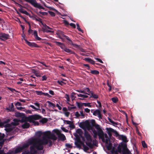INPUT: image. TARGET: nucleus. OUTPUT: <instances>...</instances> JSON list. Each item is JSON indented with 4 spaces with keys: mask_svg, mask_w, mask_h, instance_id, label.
<instances>
[{
    "mask_svg": "<svg viewBox=\"0 0 154 154\" xmlns=\"http://www.w3.org/2000/svg\"><path fill=\"white\" fill-rule=\"evenodd\" d=\"M43 135L42 139L34 138L30 140L29 143L33 145L30 147V152L32 154H36L37 151L35 148L38 150H42L43 149V145L48 144V139H51L54 141L57 140V137L51 131H48L43 133Z\"/></svg>",
    "mask_w": 154,
    "mask_h": 154,
    "instance_id": "1",
    "label": "nucleus"
},
{
    "mask_svg": "<svg viewBox=\"0 0 154 154\" xmlns=\"http://www.w3.org/2000/svg\"><path fill=\"white\" fill-rule=\"evenodd\" d=\"M55 43L66 52L69 53L71 54H73L75 55L76 57H78V55L76 54L71 49L67 48L63 43L58 42H55Z\"/></svg>",
    "mask_w": 154,
    "mask_h": 154,
    "instance_id": "2",
    "label": "nucleus"
},
{
    "mask_svg": "<svg viewBox=\"0 0 154 154\" xmlns=\"http://www.w3.org/2000/svg\"><path fill=\"white\" fill-rule=\"evenodd\" d=\"M30 140H29L26 143L23 144L22 146L18 147L14 150V151H12L14 154H17L21 152L24 149L29 147V145L33 144H30L29 142Z\"/></svg>",
    "mask_w": 154,
    "mask_h": 154,
    "instance_id": "3",
    "label": "nucleus"
},
{
    "mask_svg": "<svg viewBox=\"0 0 154 154\" xmlns=\"http://www.w3.org/2000/svg\"><path fill=\"white\" fill-rule=\"evenodd\" d=\"M26 2L30 4L32 6L35 8H37L39 9H45L43 7L41 6L39 3L37 2L36 0H26Z\"/></svg>",
    "mask_w": 154,
    "mask_h": 154,
    "instance_id": "4",
    "label": "nucleus"
},
{
    "mask_svg": "<svg viewBox=\"0 0 154 154\" xmlns=\"http://www.w3.org/2000/svg\"><path fill=\"white\" fill-rule=\"evenodd\" d=\"M91 125L89 122H88L86 124V127L88 130L93 129L94 126L96 124L95 121L94 119L91 120Z\"/></svg>",
    "mask_w": 154,
    "mask_h": 154,
    "instance_id": "5",
    "label": "nucleus"
},
{
    "mask_svg": "<svg viewBox=\"0 0 154 154\" xmlns=\"http://www.w3.org/2000/svg\"><path fill=\"white\" fill-rule=\"evenodd\" d=\"M42 116L38 114H35L30 115L29 116L28 118V121H32L34 120H38L41 119Z\"/></svg>",
    "mask_w": 154,
    "mask_h": 154,
    "instance_id": "6",
    "label": "nucleus"
},
{
    "mask_svg": "<svg viewBox=\"0 0 154 154\" xmlns=\"http://www.w3.org/2000/svg\"><path fill=\"white\" fill-rule=\"evenodd\" d=\"M121 146L122 147V154H131V152L127 148L126 144L122 143Z\"/></svg>",
    "mask_w": 154,
    "mask_h": 154,
    "instance_id": "7",
    "label": "nucleus"
},
{
    "mask_svg": "<svg viewBox=\"0 0 154 154\" xmlns=\"http://www.w3.org/2000/svg\"><path fill=\"white\" fill-rule=\"evenodd\" d=\"M25 35L24 34L23 35H22V37L23 38L24 40L26 42V43L29 46L31 47H39V46L36 43L34 42H31L28 41L26 38H25Z\"/></svg>",
    "mask_w": 154,
    "mask_h": 154,
    "instance_id": "8",
    "label": "nucleus"
},
{
    "mask_svg": "<svg viewBox=\"0 0 154 154\" xmlns=\"http://www.w3.org/2000/svg\"><path fill=\"white\" fill-rule=\"evenodd\" d=\"M66 38L68 41V44L69 45H72L74 47L77 48L79 47V45L75 43H74L69 38L68 36H66Z\"/></svg>",
    "mask_w": 154,
    "mask_h": 154,
    "instance_id": "9",
    "label": "nucleus"
},
{
    "mask_svg": "<svg viewBox=\"0 0 154 154\" xmlns=\"http://www.w3.org/2000/svg\"><path fill=\"white\" fill-rule=\"evenodd\" d=\"M42 25L44 27H45V29H42V31L43 32H46L48 33V32H53L54 31H53L49 30H46V29H52V28L48 26H47L46 24H44L43 23V24H42Z\"/></svg>",
    "mask_w": 154,
    "mask_h": 154,
    "instance_id": "10",
    "label": "nucleus"
},
{
    "mask_svg": "<svg viewBox=\"0 0 154 154\" xmlns=\"http://www.w3.org/2000/svg\"><path fill=\"white\" fill-rule=\"evenodd\" d=\"M84 136L87 141H92L91 137L87 131H85L84 133Z\"/></svg>",
    "mask_w": 154,
    "mask_h": 154,
    "instance_id": "11",
    "label": "nucleus"
},
{
    "mask_svg": "<svg viewBox=\"0 0 154 154\" xmlns=\"http://www.w3.org/2000/svg\"><path fill=\"white\" fill-rule=\"evenodd\" d=\"M30 17L32 18L33 20H35L39 22L42 24H43L42 19L38 17L36 15L31 16V17Z\"/></svg>",
    "mask_w": 154,
    "mask_h": 154,
    "instance_id": "12",
    "label": "nucleus"
},
{
    "mask_svg": "<svg viewBox=\"0 0 154 154\" xmlns=\"http://www.w3.org/2000/svg\"><path fill=\"white\" fill-rule=\"evenodd\" d=\"M1 38L4 39V41L9 38V37H10V35L9 34L3 32L1 33Z\"/></svg>",
    "mask_w": 154,
    "mask_h": 154,
    "instance_id": "13",
    "label": "nucleus"
},
{
    "mask_svg": "<svg viewBox=\"0 0 154 154\" xmlns=\"http://www.w3.org/2000/svg\"><path fill=\"white\" fill-rule=\"evenodd\" d=\"M14 105L13 103H11V105L9 106L8 107H7L6 109L8 112H13L14 111Z\"/></svg>",
    "mask_w": 154,
    "mask_h": 154,
    "instance_id": "14",
    "label": "nucleus"
},
{
    "mask_svg": "<svg viewBox=\"0 0 154 154\" xmlns=\"http://www.w3.org/2000/svg\"><path fill=\"white\" fill-rule=\"evenodd\" d=\"M13 122H11V124L12 126H17L19 125L20 120L16 119H14L13 120Z\"/></svg>",
    "mask_w": 154,
    "mask_h": 154,
    "instance_id": "15",
    "label": "nucleus"
},
{
    "mask_svg": "<svg viewBox=\"0 0 154 154\" xmlns=\"http://www.w3.org/2000/svg\"><path fill=\"white\" fill-rule=\"evenodd\" d=\"M58 137L59 140H60L63 141L65 140L66 139L65 136L61 133L58 135Z\"/></svg>",
    "mask_w": 154,
    "mask_h": 154,
    "instance_id": "16",
    "label": "nucleus"
},
{
    "mask_svg": "<svg viewBox=\"0 0 154 154\" xmlns=\"http://www.w3.org/2000/svg\"><path fill=\"white\" fill-rule=\"evenodd\" d=\"M19 11L22 14H24L26 15L29 16V17H31V16L29 14L28 12L26 11L25 10L22 8H20L19 9Z\"/></svg>",
    "mask_w": 154,
    "mask_h": 154,
    "instance_id": "17",
    "label": "nucleus"
},
{
    "mask_svg": "<svg viewBox=\"0 0 154 154\" xmlns=\"http://www.w3.org/2000/svg\"><path fill=\"white\" fill-rule=\"evenodd\" d=\"M19 11L22 14H24L26 15L29 16V17H31V16L29 14L28 12L26 11L25 10L22 8H20L19 9Z\"/></svg>",
    "mask_w": 154,
    "mask_h": 154,
    "instance_id": "18",
    "label": "nucleus"
},
{
    "mask_svg": "<svg viewBox=\"0 0 154 154\" xmlns=\"http://www.w3.org/2000/svg\"><path fill=\"white\" fill-rule=\"evenodd\" d=\"M97 132V135L99 136V138L104 136V132L102 129L98 131Z\"/></svg>",
    "mask_w": 154,
    "mask_h": 154,
    "instance_id": "19",
    "label": "nucleus"
},
{
    "mask_svg": "<svg viewBox=\"0 0 154 154\" xmlns=\"http://www.w3.org/2000/svg\"><path fill=\"white\" fill-rule=\"evenodd\" d=\"M30 127V124L27 122H25L22 125L21 127L23 129H27L29 128Z\"/></svg>",
    "mask_w": 154,
    "mask_h": 154,
    "instance_id": "20",
    "label": "nucleus"
},
{
    "mask_svg": "<svg viewBox=\"0 0 154 154\" xmlns=\"http://www.w3.org/2000/svg\"><path fill=\"white\" fill-rule=\"evenodd\" d=\"M33 34L35 38L37 40L40 41L41 39V38L38 36L37 32L36 31H34Z\"/></svg>",
    "mask_w": 154,
    "mask_h": 154,
    "instance_id": "21",
    "label": "nucleus"
},
{
    "mask_svg": "<svg viewBox=\"0 0 154 154\" xmlns=\"http://www.w3.org/2000/svg\"><path fill=\"white\" fill-rule=\"evenodd\" d=\"M81 141L80 139L79 138H76V141L75 142V144L78 147H80V145L79 143H81Z\"/></svg>",
    "mask_w": 154,
    "mask_h": 154,
    "instance_id": "22",
    "label": "nucleus"
},
{
    "mask_svg": "<svg viewBox=\"0 0 154 154\" xmlns=\"http://www.w3.org/2000/svg\"><path fill=\"white\" fill-rule=\"evenodd\" d=\"M107 133H111L112 132H115V134L117 135H119V134L117 132V131H115V130L111 128H107Z\"/></svg>",
    "mask_w": 154,
    "mask_h": 154,
    "instance_id": "23",
    "label": "nucleus"
},
{
    "mask_svg": "<svg viewBox=\"0 0 154 154\" xmlns=\"http://www.w3.org/2000/svg\"><path fill=\"white\" fill-rule=\"evenodd\" d=\"M120 139H121L122 141L125 143L128 142V140H127V138L126 136H124L123 135H120Z\"/></svg>",
    "mask_w": 154,
    "mask_h": 154,
    "instance_id": "24",
    "label": "nucleus"
},
{
    "mask_svg": "<svg viewBox=\"0 0 154 154\" xmlns=\"http://www.w3.org/2000/svg\"><path fill=\"white\" fill-rule=\"evenodd\" d=\"M42 119L40 120L39 121V122L42 123V124H44L45 123L47 122L48 121V119L45 118H42Z\"/></svg>",
    "mask_w": 154,
    "mask_h": 154,
    "instance_id": "25",
    "label": "nucleus"
},
{
    "mask_svg": "<svg viewBox=\"0 0 154 154\" xmlns=\"http://www.w3.org/2000/svg\"><path fill=\"white\" fill-rule=\"evenodd\" d=\"M100 112V110L99 109H97L95 110L94 111L93 113V114L94 116H97Z\"/></svg>",
    "mask_w": 154,
    "mask_h": 154,
    "instance_id": "26",
    "label": "nucleus"
},
{
    "mask_svg": "<svg viewBox=\"0 0 154 154\" xmlns=\"http://www.w3.org/2000/svg\"><path fill=\"white\" fill-rule=\"evenodd\" d=\"M92 141H88V142H86V144L90 147V149H92L93 148V145L91 143Z\"/></svg>",
    "mask_w": 154,
    "mask_h": 154,
    "instance_id": "27",
    "label": "nucleus"
},
{
    "mask_svg": "<svg viewBox=\"0 0 154 154\" xmlns=\"http://www.w3.org/2000/svg\"><path fill=\"white\" fill-rule=\"evenodd\" d=\"M43 134V133L41 131H39L36 133V135L38 137V138L37 139H40L39 138L41 137L42 134Z\"/></svg>",
    "mask_w": 154,
    "mask_h": 154,
    "instance_id": "28",
    "label": "nucleus"
},
{
    "mask_svg": "<svg viewBox=\"0 0 154 154\" xmlns=\"http://www.w3.org/2000/svg\"><path fill=\"white\" fill-rule=\"evenodd\" d=\"M76 132L81 136L82 135V134H83V132L82 130L80 128L77 129L76 130Z\"/></svg>",
    "mask_w": 154,
    "mask_h": 154,
    "instance_id": "29",
    "label": "nucleus"
},
{
    "mask_svg": "<svg viewBox=\"0 0 154 154\" xmlns=\"http://www.w3.org/2000/svg\"><path fill=\"white\" fill-rule=\"evenodd\" d=\"M27 118H28V117L23 118L21 120H20V122L23 123L24 122H28Z\"/></svg>",
    "mask_w": 154,
    "mask_h": 154,
    "instance_id": "30",
    "label": "nucleus"
},
{
    "mask_svg": "<svg viewBox=\"0 0 154 154\" xmlns=\"http://www.w3.org/2000/svg\"><path fill=\"white\" fill-rule=\"evenodd\" d=\"M36 13L38 15H39L41 17L42 16L39 15V13L41 14L43 16L47 15L48 14V13L46 12H42L41 11H39V12H36Z\"/></svg>",
    "mask_w": 154,
    "mask_h": 154,
    "instance_id": "31",
    "label": "nucleus"
},
{
    "mask_svg": "<svg viewBox=\"0 0 154 154\" xmlns=\"http://www.w3.org/2000/svg\"><path fill=\"white\" fill-rule=\"evenodd\" d=\"M28 122L30 123H32L34 125H39V122L37 121H35L34 120L28 121Z\"/></svg>",
    "mask_w": 154,
    "mask_h": 154,
    "instance_id": "32",
    "label": "nucleus"
},
{
    "mask_svg": "<svg viewBox=\"0 0 154 154\" xmlns=\"http://www.w3.org/2000/svg\"><path fill=\"white\" fill-rule=\"evenodd\" d=\"M91 73L93 74L97 75L99 74V72L97 70H91Z\"/></svg>",
    "mask_w": 154,
    "mask_h": 154,
    "instance_id": "33",
    "label": "nucleus"
},
{
    "mask_svg": "<svg viewBox=\"0 0 154 154\" xmlns=\"http://www.w3.org/2000/svg\"><path fill=\"white\" fill-rule=\"evenodd\" d=\"M91 95L90 98L91 97H93L94 98L97 99L98 97L97 95L94 94L93 93V92H92L91 93Z\"/></svg>",
    "mask_w": 154,
    "mask_h": 154,
    "instance_id": "34",
    "label": "nucleus"
},
{
    "mask_svg": "<svg viewBox=\"0 0 154 154\" xmlns=\"http://www.w3.org/2000/svg\"><path fill=\"white\" fill-rule=\"evenodd\" d=\"M112 144L110 142L106 145V147L108 150H110L112 148Z\"/></svg>",
    "mask_w": 154,
    "mask_h": 154,
    "instance_id": "35",
    "label": "nucleus"
},
{
    "mask_svg": "<svg viewBox=\"0 0 154 154\" xmlns=\"http://www.w3.org/2000/svg\"><path fill=\"white\" fill-rule=\"evenodd\" d=\"M112 144L110 142L106 145V147L108 150H110L112 148Z\"/></svg>",
    "mask_w": 154,
    "mask_h": 154,
    "instance_id": "36",
    "label": "nucleus"
},
{
    "mask_svg": "<svg viewBox=\"0 0 154 154\" xmlns=\"http://www.w3.org/2000/svg\"><path fill=\"white\" fill-rule=\"evenodd\" d=\"M76 94H77L74 92H72L71 93L70 96L72 100H73L75 98H76V97L75 96V95Z\"/></svg>",
    "mask_w": 154,
    "mask_h": 154,
    "instance_id": "37",
    "label": "nucleus"
},
{
    "mask_svg": "<svg viewBox=\"0 0 154 154\" xmlns=\"http://www.w3.org/2000/svg\"><path fill=\"white\" fill-rule=\"evenodd\" d=\"M108 119L109 120V121L112 124H113V125H117L118 124V122H114L113 121H112L110 118L109 117H108Z\"/></svg>",
    "mask_w": 154,
    "mask_h": 154,
    "instance_id": "38",
    "label": "nucleus"
},
{
    "mask_svg": "<svg viewBox=\"0 0 154 154\" xmlns=\"http://www.w3.org/2000/svg\"><path fill=\"white\" fill-rule=\"evenodd\" d=\"M47 102L48 103V106L49 107H52L53 108L55 107V104L53 103L50 102V101H47Z\"/></svg>",
    "mask_w": 154,
    "mask_h": 154,
    "instance_id": "39",
    "label": "nucleus"
},
{
    "mask_svg": "<svg viewBox=\"0 0 154 154\" xmlns=\"http://www.w3.org/2000/svg\"><path fill=\"white\" fill-rule=\"evenodd\" d=\"M82 146L84 151L86 152L89 149V148L83 143L82 144Z\"/></svg>",
    "mask_w": 154,
    "mask_h": 154,
    "instance_id": "40",
    "label": "nucleus"
},
{
    "mask_svg": "<svg viewBox=\"0 0 154 154\" xmlns=\"http://www.w3.org/2000/svg\"><path fill=\"white\" fill-rule=\"evenodd\" d=\"M12 1H13L14 3L16 5H17L20 8H25L26 7H24L22 5H21V4H20L18 3H17V2H16L14 0H12Z\"/></svg>",
    "mask_w": 154,
    "mask_h": 154,
    "instance_id": "41",
    "label": "nucleus"
},
{
    "mask_svg": "<svg viewBox=\"0 0 154 154\" xmlns=\"http://www.w3.org/2000/svg\"><path fill=\"white\" fill-rule=\"evenodd\" d=\"M77 96L79 97H83V98H88V96L86 95H85L81 94H77Z\"/></svg>",
    "mask_w": 154,
    "mask_h": 154,
    "instance_id": "42",
    "label": "nucleus"
},
{
    "mask_svg": "<svg viewBox=\"0 0 154 154\" xmlns=\"http://www.w3.org/2000/svg\"><path fill=\"white\" fill-rule=\"evenodd\" d=\"M111 100L113 103H116L118 101V98L117 97H114L112 98Z\"/></svg>",
    "mask_w": 154,
    "mask_h": 154,
    "instance_id": "43",
    "label": "nucleus"
},
{
    "mask_svg": "<svg viewBox=\"0 0 154 154\" xmlns=\"http://www.w3.org/2000/svg\"><path fill=\"white\" fill-rule=\"evenodd\" d=\"M76 25L77 26V29L79 31H80L82 33L83 32V30H82L80 27L78 23H77L76 24Z\"/></svg>",
    "mask_w": 154,
    "mask_h": 154,
    "instance_id": "44",
    "label": "nucleus"
},
{
    "mask_svg": "<svg viewBox=\"0 0 154 154\" xmlns=\"http://www.w3.org/2000/svg\"><path fill=\"white\" fill-rule=\"evenodd\" d=\"M59 34L60 35H61L62 36H63V37L66 38V36H67L66 35H64V32L62 31H60L59 32Z\"/></svg>",
    "mask_w": 154,
    "mask_h": 154,
    "instance_id": "45",
    "label": "nucleus"
},
{
    "mask_svg": "<svg viewBox=\"0 0 154 154\" xmlns=\"http://www.w3.org/2000/svg\"><path fill=\"white\" fill-rule=\"evenodd\" d=\"M142 146L144 148H147V145L144 141H142L141 142Z\"/></svg>",
    "mask_w": 154,
    "mask_h": 154,
    "instance_id": "46",
    "label": "nucleus"
},
{
    "mask_svg": "<svg viewBox=\"0 0 154 154\" xmlns=\"http://www.w3.org/2000/svg\"><path fill=\"white\" fill-rule=\"evenodd\" d=\"M86 123H82V122H81L80 123V125H79V126L80 127L82 128H83V127H84V126H85L86 127Z\"/></svg>",
    "mask_w": 154,
    "mask_h": 154,
    "instance_id": "47",
    "label": "nucleus"
},
{
    "mask_svg": "<svg viewBox=\"0 0 154 154\" xmlns=\"http://www.w3.org/2000/svg\"><path fill=\"white\" fill-rule=\"evenodd\" d=\"M76 91L78 92H80V93H84V94H87L89 95V94H88L87 93H86L85 92V91L84 90H76Z\"/></svg>",
    "mask_w": 154,
    "mask_h": 154,
    "instance_id": "48",
    "label": "nucleus"
},
{
    "mask_svg": "<svg viewBox=\"0 0 154 154\" xmlns=\"http://www.w3.org/2000/svg\"><path fill=\"white\" fill-rule=\"evenodd\" d=\"M94 127H95L98 131H99V130L101 129L100 128V126L97 124H96Z\"/></svg>",
    "mask_w": 154,
    "mask_h": 154,
    "instance_id": "49",
    "label": "nucleus"
},
{
    "mask_svg": "<svg viewBox=\"0 0 154 154\" xmlns=\"http://www.w3.org/2000/svg\"><path fill=\"white\" fill-rule=\"evenodd\" d=\"M5 136L4 134H2L0 133V141L3 140V139Z\"/></svg>",
    "mask_w": 154,
    "mask_h": 154,
    "instance_id": "50",
    "label": "nucleus"
},
{
    "mask_svg": "<svg viewBox=\"0 0 154 154\" xmlns=\"http://www.w3.org/2000/svg\"><path fill=\"white\" fill-rule=\"evenodd\" d=\"M15 116L17 117H20L22 116V114L20 112H16L15 113Z\"/></svg>",
    "mask_w": 154,
    "mask_h": 154,
    "instance_id": "51",
    "label": "nucleus"
},
{
    "mask_svg": "<svg viewBox=\"0 0 154 154\" xmlns=\"http://www.w3.org/2000/svg\"><path fill=\"white\" fill-rule=\"evenodd\" d=\"M36 92L37 95H43V92L42 91H36Z\"/></svg>",
    "mask_w": 154,
    "mask_h": 154,
    "instance_id": "52",
    "label": "nucleus"
},
{
    "mask_svg": "<svg viewBox=\"0 0 154 154\" xmlns=\"http://www.w3.org/2000/svg\"><path fill=\"white\" fill-rule=\"evenodd\" d=\"M82 104L84 105L85 106H88L89 107H91V105H90L89 103H83Z\"/></svg>",
    "mask_w": 154,
    "mask_h": 154,
    "instance_id": "53",
    "label": "nucleus"
},
{
    "mask_svg": "<svg viewBox=\"0 0 154 154\" xmlns=\"http://www.w3.org/2000/svg\"><path fill=\"white\" fill-rule=\"evenodd\" d=\"M57 83L59 84H60V85H65L66 84L65 83L63 82L62 81H60V80H58L57 81Z\"/></svg>",
    "mask_w": 154,
    "mask_h": 154,
    "instance_id": "54",
    "label": "nucleus"
},
{
    "mask_svg": "<svg viewBox=\"0 0 154 154\" xmlns=\"http://www.w3.org/2000/svg\"><path fill=\"white\" fill-rule=\"evenodd\" d=\"M76 103L77 105V106H78V107L79 108H81L82 105H83V104H82V103H80L78 102H76Z\"/></svg>",
    "mask_w": 154,
    "mask_h": 154,
    "instance_id": "55",
    "label": "nucleus"
},
{
    "mask_svg": "<svg viewBox=\"0 0 154 154\" xmlns=\"http://www.w3.org/2000/svg\"><path fill=\"white\" fill-rule=\"evenodd\" d=\"M48 12L50 14L52 17H54L55 16V14L52 11H48Z\"/></svg>",
    "mask_w": 154,
    "mask_h": 154,
    "instance_id": "56",
    "label": "nucleus"
},
{
    "mask_svg": "<svg viewBox=\"0 0 154 154\" xmlns=\"http://www.w3.org/2000/svg\"><path fill=\"white\" fill-rule=\"evenodd\" d=\"M48 143H49L48 145L49 146H51L53 144L52 141L51 140L48 139Z\"/></svg>",
    "mask_w": 154,
    "mask_h": 154,
    "instance_id": "57",
    "label": "nucleus"
},
{
    "mask_svg": "<svg viewBox=\"0 0 154 154\" xmlns=\"http://www.w3.org/2000/svg\"><path fill=\"white\" fill-rule=\"evenodd\" d=\"M64 123H66L67 124L70 125L72 123V122L69 120H64Z\"/></svg>",
    "mask_w": 154,
    "mask_h": 154,
    "instance_id": "58",
    "label": "nucleus"
},
{
    "mask_svg": "<svg viewBox=\"0 0 154 154\" xmlns=\"http://www.w3.org/2000/svg\"><path fill=\"white\" fill-rule=\"evenodd\" d=\"M5 141V140H1V141H0V147H1L2 148L3 145L4 144Z\"/></svg>",
    "mask_w": 154,
    "mask_h": 154,
    "instance_id": "59",
    "label": "nucleus"
},
{
    "mask_svg": "<svg viewBox=\"0 0 154 154\" xmlns=\"http://www.w3.org/2000/svg\"><path fill=\"white\" fill-rule=\"evenodd\" d=\"M65 96H66L65 98H66L67 100L68 101H70V98H69V95L67 94H66Z\"/></svg>",
    "mask_w": 154,
    "mask_h": 154,
    "instance_id": "60",
    "label": "nucleus"
},
{
    "mask_svg": "<svg viewBox=\"0 0 154 154\" xmlns=\"http://www.w3.org/2000/svg\"><path fill=\"white\" fill-rule=\"evenodd\" d=\"M7 88L9 90H10V91L12 92H13L14 91H16L15 89L14 88H13L9 87H7Z\"/></svg>",
    "mask_w": 154,
    "mask_h": 154,
    "instance_id": "61",
    "label": "nucleus"
},
{
    "mask_svg": "<svg viewBox=\"0 0 154 154\" xmlns=\"http://www.w3.org/2000/svg\"><path fill=\"white\" fill-rule=\"evenodd\" d=\"M6 124L5 125V127L6 128H9L11 127L12 125L11 124V123L10 124Z\"/></svg>",
    "mask_w": 154,
    "mask_h": 154,
    "instance_id": "62",
    "label": "nucleus"
},
{
    "mask_svg": "<svg viewBox=\"0 0 154 154\" xmlns=\"http://www.w3.org/2000/svg\"><path fill=\"white\" fill-rule=\"evenodd\" d=\"M117 150L120 153H121L122 151V149H121V148L120 146H119L118 147Z\"/></svg>",
    "mask_w": 154,
    "mask_h": 154,
    "instance_id": "63",
    "label": "nucleus"
},
{
    "mask_svg": "<svg viewBox=\"0 0 154 154\" xmlns=\"http://www.w3.org/2000/svg\"><path fill=\"white\" fill-rule=\"evenodd\" d=\"M118 152L117 150H112V153L114 154H118Z\"/></svg>",
    "mask_w": 154,
    "mask_h": 154,
    "instance_id": "64",
    "label": "nucleus"
}]
</instances>
